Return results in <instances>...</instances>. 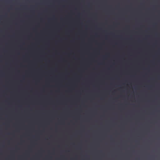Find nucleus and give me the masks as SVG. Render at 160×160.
Here are the masks:
<instances>
[{
    "label": "nucleus",
    "mask_w": 160,
    "mask_h": 160,
    "mask_svg": "<svg viewBox=\"0 0 160 160\" xmlns=\"http://www.w3.org/2000/svg\"><path fill=\"white\" fill-rule=\"evenodd\" d=\"M140 158H141V152H140Z\"/></svg>",
    "instance_id": "obj_7"
},
{
    "label": "nucleus",
    "mask_w": 160,
    "mask_h": 160,
    "mask_svg": "<svg viewBox=\"0 0 160 160\" xmlns=\"http://www.w3.org/2000/svg\"><path fill=\"white\" fill-rule=\"evenodd\" d=\"M140 158H141V152H140Z\"/></svg>",
    "instance_id": "obj_5"
},
{
    "label": "nucleus",
    "mask_w": 160,
    "mask_h": 160,
    "mask_svg": "<svg viewBox=\"0 0 160 160\" xmlns=\"http://www.w3.org/2000/svg\"><path fill=\"white\" fill-rule=\"evenodd\" d=\"M140 3H141V2H140Z\"/></svg>",
    "instance_id": "obj_13"
},
{
    "label": "nucleus",
    "mask_w": 160,
    "mask_h": 160,
    "mask_svg": "<svg viewBox=\"0 0 160 160\" xmlns=\"http://www.w3.org/2000/svg\"><path fill=\"white\" fill-rule=\"evenodd\" d=\"M140 158H141V152H140Z\"/></svg>",
    "instance_id": "obj_11"
},
{
    "label": "nucleus",
    "mask_w": 160,
    "mask_h": 160,
    "mask_svg": "<svg viewBox=\"0 0 160 160\" xmlns=\"http://www.w3.org/2000/svg\"><path fill=\"white\" fill-rule=\"evenodd\" d=\"M140 110H141V108L140 109Z\"/></svg>",
    "instance_id": "obj_16"
},
{
    "label": "nucleus",
    "mask_w": 160,
    "mask_h": 160,
    "mask_svg": "<svg viewBox=\"0 0 160 160\" xmlns=\"http://www.w3.org/2000/svg\"><path fill=\"white\" fill-rule=\"evenodd\" d=\"M138 94H140V0H138Z\"/></svg>",
    "instance_id": "obj_1"
},
{
    "label": "nucleus",
    "mask_w": 160,
    "mask_h": 160,
    "mask_svg": "<svg viewBox=\"0 0 160 160\" xmlns=\"http://www.w3.org/2000/svg\"><path fill=\"white\" fill-rule=\"evenodd\" d=\"M140 158H141V152H140Z\"/></svg>",
    "instance_id": "obj_6"
},
{
    "label": "nucleus",
    "mask_w": 160,
    "mask_h": 160,
    "mask_svg": "<svg viewBox=\"0 0 160 160\" xmlns=\"http://www.w3.org/2000/svg\"><path fill=\"white\" fill-rule=\"evenodd\" d=\"M148 88H149H149H150V86H148Z\"/></svg>",
    "instance_id": "obj_12"
},
{
    "label": "nucleus",
    "mask_w": 160,
    "mask_h": 160,
    "mask_svg": "<svg viewBox=\"0 0 160 160\" xmlns=\"http://www.w3.org/2000/svg\"><path fill=\"white\" fill-rule=\"evenodd\" d=\"M140 158H141V152H140Z\"/></svg>",
    "instance_id": "obj_4"
},
{
    "label": "nucleus",
    "mask_w": 160,
    "mask_h": 160,
    "mask_svg": "<svg viewBox=\"0 0 160 160\" xmlns=\"http://www.w3.org/2000/svg\"><path fill=\"white\" fill-rule=\"evenodd\" d=\"M138 160H140V94H138Z\"/></svg>",
    "instance_id": "obj_2"
},
{
    "label": "nucleus",
    "mask_w": 160,
    "mask_h": 160,
    "mask_svg": "<svg viewBox=\"0 0 160 160\" xmlns=\"http://www.w3.org/2000/svg\"><path fill=\"white\" fill-rule=\"evenodd\" d=\"M140 158H141V152H140Z\"/></svg>",
    "instance_id": "obj_9"
},
{
    "label": "nucleus",
    "mask_w": 160,
    "mask_h": 160,
    "mask_svg": "<svg viewBox=\"0 0 160 160\" xmlns=\"http://www.w3.org/2000/svg\"><path fill=\"white\" fill-rule=\"evenodd\" d=\"M140 158H141V152H140Z\"/></svg>",
    "instance_id": "obj_8"
},
{
    "label": "nucleus",
    "mask_w": 160,
    "mask_h": 160,
    "mask_svg": "<svg viewBox=\"0 0 160 160\" xmlns=\"http://www.w3.org/2000/svg\"><path fill=\"white\" fill-rule=\"evenodd\" d=\"M140 158H141V152H140Z\"/></svg>",
    "instance_id": "obj_10"
},
{
    "label": "nucleus",
    "mask_w": 160,
    "mask_h": 160,
    "mask_svg": "<svg viewBox=\"0 0 160 160\" xmlns=\"http://www.w3.org/2000/svg\"><path fill=\"white\" fill-rule=\"evenodd\" d=\"M140 75H141V73L140 74Z\"/></svg>",
    "instance_id": "obj_14"
},
{
    "label": "nucleus",
    "mask_w": 160,
    "mask_h": 160,
    "mask_svg": "<svg viewBox=\"0 0 160 160\" xmlns=\"http://www.w3.org/2000/svg\"><path fill=\"white\" fill-rule=\"evenodd\" d=\"M140 125H141V123L140 124Z\"/></svg>",
    "instance_id": "obj_17"
},
{
    "label": "nucleus",
    "mask_w": 160,
    "mask_h": 160,
    "mask_svg": "<svg viewBox=\"0 0 160 160\" xmlns=\"http://www.w3.org/2000/svg\"><path fill=\"white\" fill-rule=\"evenodd\" d=\"M140 158H141V152H140Z\"/></svg>",
    "instance_id": "obj_3"
},
{
    "label": "nucleus",
    "mask_w": 160,
    "mask_h": 160,
    "mask_svg": "<svg viewBox=\"0 0 160 160\" xmlns=\"http://www.w3.org/2000/svg\"><path fill=\"white\" fill-rule=\"evenodd\" d=\"M140 92H141V91H140Z\"/></svg>",
    "instance_id": "obj_15"
}]
</instances>
